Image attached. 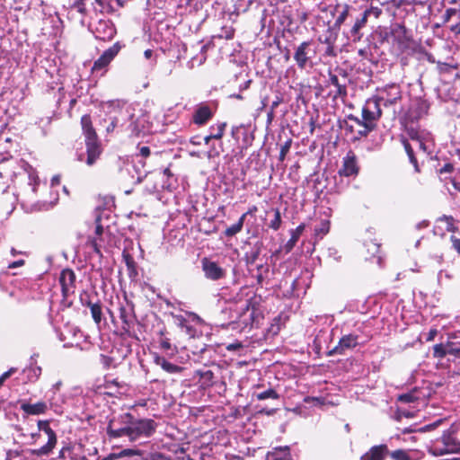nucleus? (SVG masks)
Masks as SVG:
<instances>
[{"mask_svg":"<svg viewBox=\"0 0 460 460\" xmlns=\"http://www.w3.org/2000/svg\"><path fill=\"white\" fill-rule=\"evenodd\" d=\"M157 424L151 419H135L130 413L120 414L110 420L107 434L111 438H128L133 442L140 438L151 437Z\"/></svg>","mask_w":460,"mask_h":460,"instance_id":"f257e3e1","label":"nucleus"},{"mask_svg":"<svg viewBox=\"0 0 460 460\" xmlns=\"http://www.w3.org/2000/svg\"><path fill=\"white\" fill-rule=\"evenodd\" d=\"M38 433L31 435L32 438H40L44 433L48 441L45 445L37 449L9 450L6 452V460H22V458H32L49 456L58 443L56 432L50 428L49 420H39Z\"/></svg>","mask_w":460,"mask_h":460,"instance_id":"f03ea898","label":"nucleus"},{"mask_svg":"<svg viewBox=\"0 0 460 460\" xmlns=\"http://www.w3.org/2000/svg\"><path fill=\"white\" fill-rule=\"evenodd\" d=\"M428 451L435 456L460 453V440L456 436V430H445L440 438L430 442Z\"/></svg>","mask_w":460,"mask_h":460,"instance_id":"7ed1b4c3","label":"nucleus"},{"mask_svg":"<svg viewBox=\"0 0 460 460\" xmlns=\"http://www.w3.org/2000/svg\"><path fill=\"white\" fill-rule=\"evenodd\" d=\"M83 133L85 137L87 159L86 164L93 165L98 159L101 150L96 132L93 127L90 115H84L81 118Z\"/></svg>","mask_w":460,"mask_h":460,"instance_id":"20e7f679","label":"nucleus"},{"mask_svg":"<svg viewBox=\"0 0 460 460\" xmlns=\"http://www.w3.org/2000/svg\"><path fill=\"white\" fill-rule=\"evenodd\" d=\"M316 55L317 50L313 40H305L295 48L293 58L297 67L304 70L314 66Z\"/></svg>","mask_w":460,"mask_h":460,"instance_id":"39448f33","label":"nucleus"},{"mask_svg":"<svg viewBox=\"0 0 460 460\" xmlns=\"http://www.w3.org/2000/svg\"><path fill=\"white\" fill-rule=\"evenodd\" d=\"M110 239L109 231L104 229L100 223V219L97 218L94 233L89 236L87 244L93 249L96 254L102 256V251L107 250L111 246L109 244Z\"/></svg>","mask_w":460,"mask_h":460,"instance_id":"423d86ee","label":"nucleus"},{"mask_svg":"<svg viewBox=\"0 0 460 460\" xmlns=\"http://www.w3.org/2000/svg\"><path fill=\"white\" fill-rule=\"evenodd\" d=\"M117 107L118 111H115V114L112 117H118L119 119V125L121 128L129 122L127 128L130 131L131 135L137 136L143 130V127L139 126L138 119L134 120V115L131 111V108L126 103H122L120 105L119 102H117Z\"/></svg>","mask_w":460,"mask_h":460,"instance_id":"0eeeda50","label":"nucleus"},{"mask_svg":"<svg viewBox=\"0 0 460 460\" xmlns=\"http://www.w3.org/2000/svg\"><path fill=\"white\" fill-rule=\"evenodd\" d=\"M375 96L385 106L395 104L402 98L401 88L396 84H386L384 87L377 88Z\"/></svg>","mask_w":460,"mask_h":460,"instance_id":"6e6552de","label":"nucleus"},{"mask_svg":"<svg viewBox=\"0 0 460 460\" xmlns=\"http://www.w3.org/2000/svg\"><path fill=\"white\" fill-rule=\"evenodd\" d=\"M381 102L374 95L373 97L367 100L362 109V119L366 124H375L382 116Z\"/></svg>","mask_w":460,"mask_h":460,"instance_id":"1a4fd4ad","label":"nucleus"},{"mask_svg":"<svg viewBox=\"0 0 460 460\" xmlns=\"http://www.w3.org/2000/svg\"><path fill=\"white\" fill-rule=\"evenodd\" d=\"M360 344L359 336L355 333L343 335L338 344L328 352L329 356L343 355L347 350L352 349Z\"/></svg>","mask_w":460,"mask_h":460,"instance_id":"9d476101","label":"nucleus"},{"mask_svg":"<svg viewBox=\"0 0 460 460\" xmlns=\"http://www.w3.org/2000/svg\"><path fill=\"white\" fill-rule=\"evenodd\" d=\"M120 49L119 44L117 42L108 49L94 62L92 71L93 73L102 71L111 63V61L118 55Z\"/></svg>","mask_w":460,"mask_h":460,"instance_id":"9b49d317","label":"nucleus"},{"mask_svg":"<svg viewBox=\"0 0 460 460\" xmlns=\"http://www.w3.org/2000/svg\"><path fill=\"white\" fill-rule=\"evenodd\" d=\"M201 267L205 277L210 280H218L225 277V270L208 258L201 260Z\"/></svg>","mask_w":460,"mask_h":460,"instance_id":"f8f14e48","label":"nucleus"},{"mask_svg":"<svg viewBox=\"0 0 460 460\" xmlns=\"http://www.w3.org/2000/svg\"><path fill=\"white\" fill-rule=\"evenodd\" d=\"M429 104L422 100L414 102L405 114V122L413 124L428 113Z\"/></svg>","mask_w":460,"mask_h":460,"instance_id":"ddd939ff","label":"nucleus"},{"mask_svg":"<svg viewBox=\"0 0 460 460\" xmlns=\"http://www.w3.org/2000/svg\"><path fill=\"white\" fill-rule=\"evenodd\" d=\"M358 172V166L357 163V157L353 151H349L343 157V163L341 168L339 170V173L341 176H352L357 175Z\"/></svg>","mask_w":460,"mask_h":460,"instance_id":"4468645a","label":"nucleus"},{"mask_svg":"<svg viewBox=\"0 0 460 460\" xmlns=\"http://www.w3.org/2000/svg\"><path fill=\"white\" fill-rule=\"evenodd\" d=\"M116 34V30L110 21L101 20L95 27V38L101 40H111Z\"/></svg>","mask_w":460,"mask_h":460,"instance_id":"2eb2a0df","label":"nucleus"},{"mask_svg":"<svg viewBox=\"0 0 460 460\" xmlns=\"http://www.w3.org/2000/svg\"><path fill=\"white\" fill-rule=\"evenodd\" d=\"M59 283L64 296H67L71 293H74L75 274L70 269H65L61 271L59 276Z\"/></svg>","mask_w":460,"mask_h":460,"instance_id":"dca6fc26","label":"nucleus"},{"mask_svg":"<svg viewBox=\"0 0 460 460\" xmlns=\"http://www.w3.org/2000/svg\"><path fill=\"white\" fill-rule=\"evenodd\" d=\"M119 319L122 322V329L126 333H129L135 322V315L131 305H121L119 307Z\"/></svg>","mask_w":460,"mask_h":460,"instance_id":"f3484780","label":"nucleus"},{"mask_svg":"<svg viewBox=\"0 0 460 460\" xmlns=\"http://www.w3.org/2000/svg\"><path fill=\"white\" fill-rule=\"evenodd\" d=\"M388 454L389 450L386 445L374 446L361 456V460H385Z\"/></svg>","mask_w":460,"mask_h":460,"instance_id":"a211bd4d","label":"nucleus"},{"mask_svg":"<svg viewBox=\"0 0 460 460\" xmlns=\"http://www.w3.org/2000/svg\"><path fill=\"white\" fill-rule=\"evenodd\" d=\"M391 36L393 37L394 41L398 43L400 47L407 46L408 42L410 41L407 30L402 24L397 23L392 27Z\"/></svg>","mask_w":460,"mask_h":460,"instance_id":"6ab92c4d","label":"nucleus"},{"mask_svg":"<svg viewBox=\"0 0 460 460\" xmlns=\"http://www.w3.org/2000/svg\"><path fill=\"white\" fill-rule=\"evenodd\" d=\"M213 116L211 109L208 105L199 106L193 113L192 120L196 125L206 124Z\"/></svg>","mask_w":460,"mask_h":460,"instance_id":"aec40b11","label":"nucleus"},{"mask_svg":"<svg viewBox=\"0 0 460 460\" xmlns=\"http://www.w3.org/2000/svg\"><path fill=\"white\" fill-rule=\"evenodd\" d=\"M155 365L159 366L164 371L169 374H178L182 371V367L169 362L164 357L155 355L154 358Z\"/></svg>","mask_w":460,"mask_h":460,"instance_id":"412c9836","label":"nucleus"},{"mask_svg":"<svg viewBox=\"0 0 460 460\" xmlns=\"http://www.w3.org/2000/svg\"><path fill=\"white\" fill-rule=\"evenodd\" d=\"M60 385L61 382H57L55 385H53L50 390L52 395L48 398L50 407L56 412L61 411L62 405L65 402L63 398H61L60 396L57 397V392L59 390Z\"/></svg>","mask_w":460,"mask_h":460,"instance_id":"4be33fe9","label":"nucleus"},{"mask_svg":"<svg viewBox=\"0 0 460 460\" xmlns=\"http://www.w3.org/2000/svg\"><path fill=\"white\" fill-rule=\"evenodd\" d=\"M265 460H291L290 449L288 447H275L268 452Z\"/></svg>","mask_w":460,"mask_h":460,"instance_id":"5701e85b","label":"nucleus"},{"mask_svg":"<svg viewBox=\"0 0 460 460\" xmlns=\"http://www.w3.org/2000/svg\"><path fill=\"white\" fill-rule=\"evenodd\" d=\"M21 409L27 414L39 415L46 412L48 405L44 402L36 403H22Z\"/></svg>","mask_w":460,"mask_h":460,"instance_id":"b1692460","label":"nucleus"},{"mask_svg":"<svg viewBox=\"0 0 460 460\" xmlns=\"http://www.w3.org/2000/svg\"><path fill=\"white\" fill-rule=\"evenodd\" d=\"M36 357H38V354H34L31 356V366L26 367L23 370V373L26 375V378L29 382H35L39 379L40 376L41 375V367L39 366H34L33 364L36 362Z\"/></svg>","mask_w":460,"mask_h":460,"instance_id":"393cba45","label":"nucleus"},{"mask_svg":"<svg viewBox=\"0 0 460 460\" xmlns=\"http://www.w3.org/2000/svg\"><path fill=\"white\" fill-rule=\"evenodd\" d=\"M174 323L181 329V331L190 338H193L196 334L195 328L182 315H172Z\"/></svg>","mask_w":460,"mask_h":460,"instance_id":"a878e982","label":"nucleus"},{"mask_svg":"<svg viewBox=\"0 0 460 460\" xmlns=\"http://www.w3.org/2000/svg\"><path fill=\"white\" fill-rule=\"evenodd\" d=\"M132 168L136 172V176L132 175V178H136L137 182H141L143 179L147 175L149 172L148 170L145 169V162L142 159H136L133 160Z\"/></svg>","mask_w":460,"mask_h":460,"instance_id":"bb28decb","label":"nucleus"},{"mask_svg":"<svg viewBox=\"0 0 460 460\" xmlns=\"http://www.w3.org/2000/svg\"><path fill=\"white\" fill-rule=\"evenodd\" d=\"M367 19L368 18H367V14H365L363 13L362 15L355 21V22L350 30V33L356 39H358V40L361 39L362 34L360 33V30L366 26V24L367 22Z\"/></svg>","mask_w":460,"mask_h":460,"instance_id":"cd10ccee","label":"nucleus"},{"mask_svg":"<svg viewBox=\"0 0 460 460\" xmlns=\"http://www.w3.org/2000/svg\"><path fill=\"white\" fill-rule=\"evenodd\" d=\"M405 128L410 139L413 144H415L418 140L422 139V137L428 134L424 131H420L418 128H415L412 124L408 122H405Z\"/></svg>","mask_w":460,"mask_h":460,"instance_id":"c85d7f7f","label":"nucleus"},{"mask_svg":"<svg viewBox=\"0 0 460 460\" xmlns=\"http://www.w3.org/2000/svg\"><path fill=\"white\" fill-rule=\"evenodd\" d=\"M329 81H330V84L333 85L336 87V93L334 94V97H344L347 95V88H346V85L345 84H340V81H339V78L336 75H332L331 74L330 75V78H329Z\"/></svg>","mask_w":460,"mask_h":460,"instance_id":"c756f323","label":"nucleus"},{"mask_svg":"<svg viewBox=\"0 0 460 460\" xmlns=\"http://www.w3.org/2000/svg\"><path fill=\"white\" fill-rule=\"evenodd\" d=\"M414 146L416 149L422 151L425 154H430L431 153V146H432V141L429 137V135L427 134L422 139L418 140Z\"/></svg>","mask_w":460,"mask_h":460,"instance_id":"7c9ffc66","label":"nucleus"},{"mask_svg":"<svg viewBox=\"0 0 460 460\" xmlns=\"http://www.w3.org/2000/svg\"><path fill=\"white\" fill-rule=\"evenodd\" d=\"M245 217L246 214H243L235 224L232 225L231 226L226 229L225 234L226 236H234L239 232H241L243 226Z\"/></svg>","mask_w":460,"mask_h":460,"instance_id":"2f4dec72","label":"nucleus"},{"mask_svg":"<svg viewBox=\"0 0 460 460\" xmlns=\"http://www.w3.org/2000/svg\"><path fill=\"white\" fill-rule=\"evenodd\" d=\"M314 235L322 239L330 231V221L328 219H322L317 226H314Z\"/></svg>","mask_w":460,"mask_h":460,"instance_id":"473e14b6","label":"nucleus"},{"mask_svg":"<svg viewBox=\"0 0 460 460\" xmlns=\"http://www.w3.org/2000/svg\"><path fill=\"white\" fill-rule=\"evenodd\" d=\"M226 127V122H218L209 127L210 135L214 139H221L224 136L225 128Z\"/></svg>","mask_w":460,"mask_h":460,"instance_id":"72a5a7b5","label":"nucleus"},{"mask_svg":"<svg viewBox=\"0 0 460 460\" xmlns=\"http://www.w3.org/2000/svg\"><path fill=\"white\" fill-rule=\"evenodd\" d=\"M87 305L90 307L92 317L93 321L98 324L102 321V306L100 303H92L91 301H88Z\"/></svg>","mask_w":460,"mask_h":460,"instance_id":"f704fd0d","label":"nucleus"},{"mask_svg":"<svg viewBox=\"0 0 460 460\" xmlns=\"http://www.w3.org/2000/svg\"><path fill=\"white\" fill-rule=\"evenodd\" d=\"M403 146H404V149L409 156L410 162L414 165L415 170L418 171L417 160L413 154V150L416 149L414 146V144L412 142L410 143L406 140H403Z\"/></svg>","mask_w":460,"mask_h":460,"instance_id":"c9c22d12","label":"nucleus"},{"mask_svg":"<svg viewBox=\"0 0 460 460\" xmlns=\"http://www.w3.org/2000/svg\"><path fill=\"white\" fill-rule=\"evenodd\" d=\"M197 374L199 376L203 385L210 386L213 385L214 374L211 370L198 371Z\"/></svg>","mask_w":460,"mask_h":460,"instance_id":"e433bc0d","label":"nucleus"},{"mask_svg":"<svg viewBox=\"0 0 460 460\" xmlns=\"http://www.w3.org/2000/svg\"><path fill=\"white\" fill-rule=\"evenodd\" d=\"M350 6L349 4L342 5V10L336 18L334 25L338 28L346 21L349 16Z\"/></svg>","mask_w":460,"mask_h":460,"instance_id":"4c0bfd02","label":"nucleus"},{"mask_svg":"<svg viewBox=\"0 0 460 460\" xmlns=\"http://www.w3.org/2000/svg\"><path fill=\"white\" fill-rule=\"evenodd\" d=\"M279 395L278 394V393L272 389V388H270L264 392H261L260 394H256V398L260 401H263V400H266V399H279Z\"/></svg>","mask_w":460,"mask_h":460,"instance_id":"58836bf2","label":"nucleus"},{"mask_svg":"<svg viewBox=\"0 0 460 460\" xmlns=\"http://www.w3.org/2000/svg\"><path fill=\"white\" fill-rule=\"evenodd\" d=\"M433 355L438 358H444L447 355V344H436L433 348Z\"/></svg>","mask_w":460,"mask_h":460,"instance_id":"ea45409f","label":"nucleus"},{"mask_svg":"<svg viewBox=\"0 0 460 460\" xmlns=\"http://www.w3.org/2000/svg\"><path fill=\"white\" fill-rule=\"evenodd\" d=\"M350 119H353L354 121H356L358 125L360 126H363L365 128L364 130H360L358 133L359 135L361 136H364L366 137L370 131H372L374 128H375V126L376 124H371V128H369V125L368 124H366V122L364 120H361L356 117H353V116H350L349 117Z\"/></svg>","mask_w":460,"mask_h":460,"instance_id":"a19ab883","label":"nucleus"},{"mask_svg":"<svg viewBox=\"0 0 460 460\" xmlns=\"http://www.w3.org/2000/svg\"><path fill=\"white\" fill-rule=\"evenodd\" d=\"M389 454L394 460H411L409 454L403 449H397Z\"/></svg>","mask_w":460,"mask_h":460,"instance_id":"79ce46f5","label":"nucleus"},{"mask_svg":"<svg viewBox=\"0 0 460 460\" xmlns=\"http://www.w3.org/2000/svg\"><path fill=\"white\" fill-rule=\"evenodd\" d=\"M281 225V215L279 209L274 210V218L270 223V227L273 230H278Z\"/></svg>","mask_w":460,"mask_h":460,"instance_id":"37998d69","label":"nucleus"},{"mask_svg":"<svg viewBox=\"0 0 460 460\" xmlns=\"http://www.w3.org/2000/svg\"><path fill=\"white\" fill-rule=\"evenodd\" d=\"M234 34V30L232 27H223L221 32L217 36L219 39L231 40Z\"/></svg>","mask_w":460,"mask_h":460,"instance_id":"c03bdc74","label":"nucleus"},{"mask_svg":"<svg viewBox=\"0 0 460 460\" xmlns=\"http://www.w3.org/2000/svg\"><path fill=\"white\" fill-rule=\"evenodd\" d=\"M222 152V146L220 145L219 147H216L214 146H211L210 148L206 152V156L208 159H215L220 155Z\"/></svg>","mask_w":460,"mask_h":460,"instance_id":"a18cd8bd","label":"nucleus"},{"mask_svg":"<svg viewBox=\"0 0 460 460\" xmlns=\"http://www.w3.org/2000/svg\"><path fill=\"white\" fill-rule=\"evenodd\" d=\"M292 139L288 138L280 147L279 152V160L284 161L287 154L289 152V149L291 147Z\"/></svg>","mask_w":460,"mask_h":460,"instance_id":"49530a36","label":"nucleus"},{"mask_svg":"<svg viewBox=\"0 0 460 460\" xmlns=\"http://www.w3.org/2000/svg\"><path fill=\"white\" fill-rule=\"evenodd\" d=\"M364 13L367 14V18L373 16L374 18L377 19L382 13V10L377 6H372L370 8L366 9L364 11Z\"/></svg>","mask_w":460,"mask_h":460,"instance_id":"de8ad7c7","label":"nucleus"},{"mask_svg":"<svg viewBox=\"0 0 460 460\" xmlns=\"http://www.w3.org/2000/svg\"><path fill=\"white\" fill-rule=\"evenodd\" d=\"M439 221L446 223V230L447 232L454 231L455 226H454V219L452 217L443 216L442 217L439 218Z\"/></svg>","mask_w":460,"mask_h":460,"instance_id":"09e8293b","label":"nucleus"},{"mask_svg":"<svg viewBox=\"0 0 460 460\" xmlns=\"http://www.w3.org/2000/svg\"><path fill=\"white\" fill-rule=\"evenodd\" d=\"M140 451L137 450V449H123V450H120L119 453H118V456H120V458L122 457H127V456H140Z\"/></svg>","mask_w":460,"mask_h":460,"instance_id":"8fccbe9b","label":"nucleus"},{"mask_svg":"<svg viewBox=\"0 0 460 460\" xmlns=\"http://www.w3.org/2000/svg\"><path fill=\"white\" fill-rule=\"evenodd\" d=\"M120 127L119 119L118 117H110V124L108 125L106 130L108 133L112 132L116 128Z\"/></svg>","mask_w":460,"mask_h":460,"instance_id":"3c124183","label":"nucleus"},{"mask_svg":"<svg viewBox=\"0 0 460 460\" xmlns=\"http://www.w3.org/2000/svg\"><path fill=\"white\" fill-rule=\"evenodd\" d=\"M150 155V148L148 146H141L139 147L138 154L136 155V159H142L146 158Z\"/></svg>","mask_w":460,"mask_h":460,"instance_id":"603ef678","label":"nucleus"},{"mask_svg":"<svg viewBox=\"0 0 460 460\" xmlns=\"http://www.w3.org/2000/svg\"><path fill=\"white\" fill-rule=\"evenodd\" d=\"M442 422H443V420L442 419H438V420H436L433 423H430V424H428V425H425V426L421 427L420 429V431H421V432L430 431V430L436 429L437 427H438Z\"/></svg>","mask_w":460,"mask_h":460,"instance_id":"864d4df0","label":"nucleus"},{"mask_svg":"<svg viewBox=\"0 0 460 460\" xmlns=\"http://www.w3.org/2000/svg\"><path fill=\"white\" fill-rule=\"evenodd\" d=\"M85 1L86 0H75L73 4L74 7L76 8V10L83 14L86 12Z\"/></svg>","mask_w":460,"mask_h":460,"instance_id":"5fc2aeb1","label":"nucleus"},{"mask_svg":"<svg viewBox=\"0 0 460 460\" xmlns=\"http://www.w3.org/2000/svg\"><path fill=\"white\" fill-rule=\"evenodd\" d=\"M447 355H453L456 358H460V348L455 347L451 343H447Z\"/></svg>","mask_w":460,"mask_h":460,"instance_id":"6e6d98bb","label":"nucleus"},{"mask_svg":"<svg viewBox=\"0 0 460 460\" xmlns=\"http://www.w3.org/2000/svg\"><path fill=\"white\" fill-rule=\"evenodd\" d=\"M17 371V368L15 367H11L10 369H8L7 371L4 372L1 376H0V386L3 385V383L7 379L9 378L13 374H14L15 372Z\"/></svg>","mask_w":460,"mask_h":460,"instance_id":"4d7b16f0","label":"nucleus"},{"mask_svg":"<svg viewBox=\"0 0 460 460\" xmlns=\"http://www.w3.org/2000/svg\"><path fill=\"white\" fill-rule=\"evenodd\" d=\"M451 279L452 275L447 271L440 270L438 274V281L439 284H442L444 282V279L449 280Z\"/></svg>","mask_w":460,"mask_h":460,"instance_id":"13d9d810","label":"nucleus"},{"mask_svg":"<svg viewBox=\"0 0 460 460\" xmlns=\"http://www.w3.org/2000/svg\"><path fill=\"white\" fill-rule=\"evenodd\" d=\"M398 400L402 402H411L415 400V397L412 394L407 393V394H401L398 397Z\"/></svg>","mask_w":460,"mask_h":460,"instance_id":"bf43d9fd","label":"nucleus"},{"mask_svg":"<svg viewBox=\"0 0 460 460\" xmlns=\"http://www.w3.org/2000/svg\"><path fill=\"white\" fill-rule=\"evenodd\" d=\"M243 346L242 344V342L240 341H234L233 343H229L226 345V349L228 350V351H236L240 349H242Z\"/></svg>","mask_w":460,"mask_h":460,"instance_id":"052dcab7","label":"nucleus"},{"mask_svg":"<svg viewBox=\"0 0 460 460\" xmlns=\"http://www.w3.org/2000/svg\"><path fill=\"white\" fill-rule=\"evenodd\" d=\"M451 240L454 249L457 251L458 253H460V239L452 236Z\"/></svg>","mask_w":460,"mask_h":460,"instance_id":"680f3d73","label":"nucleus"},{"mask_svg":"<svg viewBox=\"0 0 460 460\" xmlns=\"http://www.w3.org/2000/svg\"><path fill=\"white\" fill-rule=\"evenodd\" d=\"M190 143L194 146H199L202 143V139L199 136H194V137H190Z\"/></svg>","mask_w":460,"mask_h":460,"instance_id":"e2e57ef3","label":"nucleus"},{"mask_svg":"<svg viewBox=\"0 0 460 460\" xmlns=\"http://www.w3.org/2000/svg\"><path fill=\"white\" fill-rule=\"evenodd\" d=\"M297 239H298V235H296L295 234H293L291 238L288 240L287 246H288V248L291 249L296 243Z\"/></svg>","mask_w":460,"mask_h":460,"instance_id":"0e129e2a","label":"nucleus"},{"mask_svg":"<svg viewBox=\"0 0 460 460\" xmlns=\"http://www.w3.org/2000/svg\"><path fill=\"white\" fill-rule=\"evenodd\" d=\"M281 102L282 98L280 96H276L275 100L271 103L270 109L275 110Z\"/></svg>","mask_w":460,"mask_h":460,"instance_id":"69168bd1","label":"nucleus"},{"mask_svg":"<svg viewBox=\"0 0 460 460\" xmlns=\"http://www.w3.org/2000/svg\"><path fill=\"white\" fill-rule=\"evenodd\" d=\"M120 456H118V453H111L105 457H103L102 460H117L119 459Z\"/></svg>","mask_w":460,"mask_h":460,"instance_id":"338daca9","label":"nucleus"},{"mask_svg":"<svg viewBox=\"0 0 460 460\" xmlns=\"http://www.w3.org/2000/svg\"><path fill=\"white\" fill-rule=\"evenodd\" d=\"M23 264H24V261L23 260H19V261H13V262L10 263L8 268L14 269V268H17V267H21Z\"/></svg>","mask_w":460,"mask_h":460,"instance_id":"774afa93","label":"nucleus"}]
</instances>
